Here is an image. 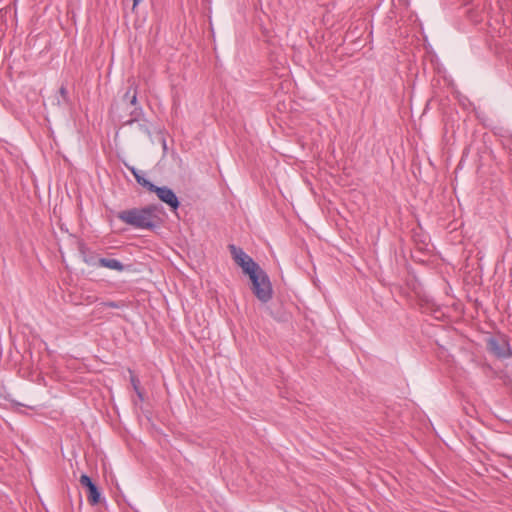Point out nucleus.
<instances>
[{
  "label": "nucleus",
  "mask_w": 512,
  "mask_h": 512,
  "mask_svg": "<svg viewBox=\"0 0 512 512\" xmlns=\"http://www.w3.org/2000/svg\"><path fill=\"white\" fill-rule=\"evenodd\" d=\"M231 256L235 263L241 267L243 273L249 276L253 288H271V283L265 271L243 249L229 245Z\"/></svg>",
  "instance_id": "f257e3e1"
},
{
  "label": "nucleus",
  "mask_w": 512,
  "mask_h": 512,
  "mask_svg": "<svg viewBox=\"0 0 512 512\" xmlns=\"http://www.w3.org/2000/svg\"><path fill=\"white\" fill-rule=\"evenodd\" d=\"M117 218L137 229H153L160 221L158 208L155 205L120 211Z\"/></svg>",
  "instance_id": "f03ea898"
},
{
  "label": "nucleus",
  "mask_w": 512,
  "mask_h": 512,
  "mask_svg": "<svg viewBox=\"0 0 512 512\" xmlns=\"http://www.w3.org/2000/svg\"><path fill=\"white\" fill-rule=\"evenodd\" d=\"M487 346L489 351L499 358H507L512 355L509 342L503 335L489 337Z\"/></svg>",
  "instance_id": "7ed1b4c3"
},
{
  "label": "nucleus",
  "mask_w": 512,
  "mask_h": 512,
  "mask_svg": "<svg viewBox=\"0 0 512 512\" xmlns=\"http://www.w3.org/2000/svg\"><path fill=\"white\" fill-rule=\"evenodd\" d=\"M149 191L154 192L162 202L166 203L173 210H176L180 205L176 194L166 186L158 187L154 185Z\"/></svg>",
  "instance_id": "20e7f679"
},
{
  "label": "nucleus",
  "mask_w": 512,
  "mask_h": 512,
  "mask_svg": "<svg viewBox=\"0 0 512 512\" xmlns=\"http://www.w3.org/2000/svg\"><path fill=\"white\" fill-rule=\"evenodd\" d=\"M80 484L88 490V501L91 505H96L100 501V492L96 485L92 482L91 478L87 475H82L79 479Z\"/></svg>",
  "instance_id": "39448f33"
},
{
  "label": "nucleus",
  "mask_w": 512,
  "mask_h": 512,
  "mask_svg": "<svg viewBox=\"0 0 512 512\" xmlns=\"http://www.w3.org/2000/svg\"><path fill=\"white\" fill-rule=\"evenodd\" d=\"M79 251L85 263L91 266H99V259L101 258L90 251L85 245L80 244Z\"/></svg>",
  "instance_id": "423d86ee"
},
{
  "label": "nucleus",
  "mask_w": 512,
  "mask_h": 512,
  "mask_svg": "<svg viewBox=\"0 0 512 512\" xmlns=\"http://www.w3.org/2000/svg\"><path fill=\"white\" fill-rule=\"evenodd\" d=\"M99 267H104L110 270L123 271L124 265L114 258H101L99 259Z\"/></svg>",
  "instance_id": "0eeeda50"
},
{
  "label": "nucleus",
  "mask_w": 512,
  "mask_h": 512,
  "mask_svg": "<svg viewBox=\"0 0 512 512\" xmlns=\"http://www.w3.org/2000/svg\"><path fill=\"white\" fill-rule=\"evenodd\" d=\"M141 114V109L139 108H135V110L131 113L132 116H134L133 119L129 120L126 122V124H129V125H132L134 123H137V126L139 128V130L141 132H143V134L147 135L148 137H150V130L148 129L147 125L145 123H139L138 120H137V117Z\"/></svg>",
  "instance_id": "6e6552de"
},
{
  "label": "nucleus",
  "mask_w": 512,
  "mask_h": 512,
  "mask_svg": "<svg viewBox=\"0 0 512 512\" xmlns=\"http://www.w3.org/2000/svg\"><path fill=\"white\" fill-rule=\"evenodd\" d=\"M129 170L131 171V173L134 175L137 183L141 186H143L144 188H146L148 191L151 189V187H154V184L151 183L150 181H148L142 174L139 170H137L136 168L134 167H129Z\"/></svg>",
  "instance_id": "1a4fd4ad"
},
{
  "label": "nucleus",
  "mask_w": 512,
  "mask_h": 512,
  "mask_svg": "<svg viewBox=\"0 0 512 512\" xmlns=\"http://www.w3.org/2000/svg\"><path fill=\"white\" fill-rule=\"evenodd\" d=\"M123 101L129 102L131 105H136L137 103V93L136 89L130 88L123 96Z\"/></svg>",
  "instance_id": "9d476101"
},
{
  "label": "nucleus",
  "mask_w": 512,
  "mask_h": 512,
  "mask_svg": "<svg viewBox=\"0 0 512 512\" xmlns=\"http://www.w3.org/2000/svg\"><path fill=\"white\" fill-rule=\"evenodd\" d=\"M256 297L261 302H267L272 298V290H254Z\"/></svg>",
  "instance_id": "9b49d317"
},
{
  "label": "nucleus",
  "mask_w": 512,
  "mask_h": 512,
  "mask_svg": "<svg viewBox=\"0 0 512 512\" xmlns=\"http://www.w3.org/2000/svg\"><path fill=\"white\" fill-rule=\"evenodd\" d=\"M59 94L62 98V101L66 104L69 103L68 91L64 85H62L59 89Z\"/></svg>",
  "instance_id": "f8f14e48"
},
{
  "label": "nucleus",
  "mask_w": 512,
  "mask_h": 512,
  "mask_svg": "<svg viewBox=\"0 0 512 512\" xmlns=\"http://www.w3.org/2000/svg\"><path fill=\"white\" fill-rule=\"evenodd\" d=\"M142 0H133V8H135Z\"/></svg>",
  "instance_id": "ddd939ff"
},
{
  "label": "nucleus",
  "mask_w": 512,
  "mask_h": 512,
  "mask_svg": "<svg viewBox=\"0 0 512 512\" xmlns=\"http://www.w3.org/2000/svg\"><path fill=\"white\" fill-rule=\"evenodd\" d=\"M434 317H435L436 319H441V316H439V315H438V311H435V312H434Z\"/></svg>",
  "instance_id": "4468645a"
}]
</instances>
